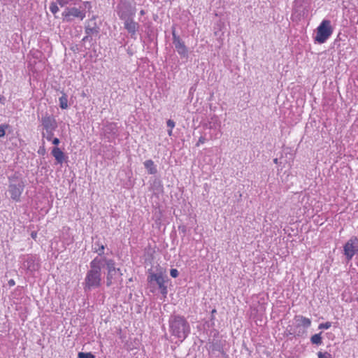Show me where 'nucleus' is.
I'll return each instance as SVG.
<instances>
[{"label": "nucleus", "instance_id": "f257e3e1", "mask_svg": "<svg viewBox=\"0 0 358 358\" xmlns=\"http://www.w3.org/2000/svg\"><path fill=\"white\" fill-rule=\"evenodd\" d=\"M101 266L102 259L95 257L90 264V268L87 272L83 282L85 291L98 288L101 286Z\"/></svg>", "mask_w": 358, "mask_h": 358}, {"label": "nucleus", "instance_id": "f03ea898", "mask_svg": "<svg viewBox=\"0 0 358 358\" xmlns=\"http://www.w3.org/2000/svg\"><path fill=\"white\" fill-rule=\"evenodd\" d=\"M169 331L172 336L182 342L190 333V326L184 316L171 315L169 320Z\"/></svg>", "mask_w": 358, "mask_h": 358}, {"label": "nucleus", "instance_id": "7ed1b4c3", "mask_svg": "<svg viewBox=\"0 0 358 358\" xmlns=\"http://www.w3.org/2000/svg\"><path fill=\"white\" fill-rule=\"evenodd\" d=\"M41 122L44 130L42 136L50 141L54 136V131L58 127L57 120L53 115L45 113L41 117Z\"/></svg>", "mask_w": 358, "mask_h": 358}, {"label": "nucleus", "instance_id": "20e7f679", "mask_svg": "<svg viewBox=\"0 0 358 358\" xmlns=\"http://www.w3.org/2000/svg\"><path fill=\"white\" fill-rule=\"evenodd\" d=\"M24 188V183L21 178L16 176L9 178L8 192L11 199L19 201Z\"/></svg>", "mask_w": 358, "mask_h": 358}, {"label": "nucleus", "instance_id": "39448f33", "mask_svg": "<svg viewBox=\"0 0 358 358\" xmlns=\"http://www.w3.org/2000/svg\"><path fill=\"white\" fill-rule=\"evenodd\" d=\"M334 29L331 22L329 20H323L317 28L315 41L319 43H325L331 36Z\"/></svg>", "mask_w": 358, "mask_h": 358}, {"label": "nucleus", "instance_id": "423d86ee", "mask_svg": "<svg viewBox=\"0 0 358 358\" xmlns=\"http://www.w3.org/2000/svg\"><path fill=\"white\" fill-rule=\"evenodd\" d=\"M117 14L122 20L134 18L136 14V8L129 2L122 1L117 5Z\"/></svg>", "mask_w": 358, "mask_h": 358}, {"label": "nucleus", "instance_id": "0eeeda50", "mask_svg": "<svg viewBox=\"0 0 358 358\" xmlns=\"http://www.w3.org/2000/svg\"><path fill=\"white\" fill-rule=\"evenodd\" d=\"M63 20L67 22L73 21L74 17L83 20L85 17V11L76 7H67L62 13Z\"/></svg>", "mask_w": 358, "mask_h": 358}, {"label": "nucleus", "instance_id": "6e6552de", "mask_svg": "<svg viewBox=\"0 0 358 358\" xmlns=\"http://www.w3.org/2000/svg\"><path fill=\"white\" fill-rule=\"evenodd\" d=\"M148 281L150 283L155 282L161 291V293L165 296L167 294V287L165 285L166 277L162 273H150L148 276Z\"/></svg>", "mask_w": 358, "mask_h": 358}, {"label": "nucleus", "instance_id": "1a4fd4ad", "mask_svg": "<svg viewBox=\"0 0 358 358\" xmlns=\"http://www.w3.org/2000/svg\"><path fill=\"white\" fill-rule=\"evenodd\" d=\"M344 255L348 260L352 259V257L358 252V238L355 236L352 237L345 244Z\"/></svg>", "mask_w": 358, "mask_h": 358}, {"label": "nucleus", "instance_id": "9d476101", "mask_svg": "<svg viewBox=\"0 0 358 358\" xmlns=\"http://www.w3.org/2000/svg\"><path fill=\"white\" fill-rule=\"evenodd\" d=\"M173 36V43L175 48L180 56L181 58L187 59L188 57V50L183 41L180 38L179 36L176 35L175 30L172 31Z\"/></svg>", "mask_w": 358, "mask_h": 358}, {"label": "nucleus", "instance_id": "9b49d317", "mask_svg": "<svg viewBox=\"0 0 358 358\" xmlns=\"http://www.w3.org/2000/svg\"><path fill=\"white\" fill-rule=\"evenodd\" d=\"M208 124L210 129H214L215 131V133L210 134V139L214 140L219 138L222 136L221 122L219 118L217 116H213L211 117Z\"/></svg>", "mask_w": 358, "mask_h": 358}, {"label": "nucleus", "instance_id": "f8f14e48", "mask_svg": "<svg viewBox=\"0 0 358 358\" xmlns=\"http://www.w3.org/2000/svg\"><path fill=\"white\" fill-rule=\"evenodd\" d=\"M124 28L127 31V32L130 34L132 38H136V33L139 29V24L138 22L134 20V18H130L127 20H124Z\"/></svg>", "mask_w": 358, "mask_h": 358}, {"label": "nucleus", "instance_id": "ddd939ff", "mask_svg": "<svg viewBox=\"0 0 358 358\" xmlns=\"http://www.w3.org/2000/svg\"><path fill=\"white\" fill-rule=\"evenodd\" d=\"M85 31L86 36L83 38V41H91L92 37L99 33V27L97 26L96 22L91 24L90 22H88L85 26Z\"/></svg>", "mask_w": 358, "mask_h": 358}, {"label": "nucleus", "instance_id": "4468645a", "mask_svg": "<svg viewBox=\"0 0 358 358\" xmlns=\"http://www.w3.org/2000/svg\"><path fill=\"white\" fill-rule=\"evenodd\" d=\"M122 275V273L120 272V269H117V271H110L107 273V278H106V285L108 287L112 285L113 283H115L117 278H120Z\"/></svg>", "mask_w": 358, "mask_h": 358}, {"label": "nucleus", "instance_id": "2eb2a0df", "mask_svg": "<svg viewBox=\"0 0 358 358\" xmlns=\"http://www.w3.org/2000/svg\"><path fill=\"white\" fill-rule=\"evenodd\" d=\"M104 132L106 134L111 135L115 136L117 134V127L114 122H108L104 126Z\"/></svg>", "mask_w": 358, "mask_h": 358}, {"label": "nucleus", "instance_id": "dca6fc26", "mask_svg": "<svg viewBox=\"0 0 358 358\" xmlns=\"http://www.w3.org/2000/svg\"><path fill=\"white\" fill-rule=\"evenodd\" d=\"M52 155L55 158L58 164H62L64 160V154L57 147H55L52 150Z\"/></svg>", "mask_w": 358, "mask_h": 358}, {"label": "nucleus", "instance_id": "f3484780", "mask_svg": "<svg viewBox=\"0 0 358 358\" xmlns=\"http://www.w3.org/2000/svg\"><path fill=\"white\" fill-rule=\"evenodd\" d=\"M144 166L148 170V173L155 174L157 173V168L154 162L151 159L146 160L144 163Z\"/></svg>", "mask_w": 358, "mask_h": 358}, {"label": "nucleus", "instance_id": "a211bd4d", "mask_svg": "<svg viewBox=\"0 0 358 358\" xmlns=\"http://www.w3.org/2000/svg\"><path fill=\"white\" fill-rule=\"evenodd\" d=\"M23 268L27 270L34 269V259L31 256H27L22 264Z\"/></svg>", "mask_w": 358, "mask_h": 358}, {"label": "nucleus", "instance_id": "6ab92c4d", "mask_svg": "<svg viewBox=\"0 0 358 358\" xmlns=\"http://www.w3.org/2000/svg\"><path fill=\"white\" fill-rule=\"evenodd\" d=\"M102 259V263L104 262L106 265L108 272L117 271L118 268H116L115 266V262L111 259H106V257L101 258Z\"/></svg>", "mask_w": 358, "mask_h": 358}, {"label": "nucleus", "instance_id": "aec40b11", "mask_svg": "<svg viewBox=\"0 0 358 358\" xmlns=\"http://www.w3.org/2000/svg\"><path fill=\"white\" fill-rule=\"evenodd\" d=\"M92 250L94 252H97L99 255L103 254L104 245L100 243L99 241L95 242L92 245Z\"/></svg>", "mask_w": 358, "mask_h": 358}, {"label": "nucleus", "instance_id": "412c9836", "mask_svg": "<svg viewBox=\"0 0 358 358\" xmlns=\"http://www.w3.org/2000/svg\"><path fill=\"white\" fill-rule=\"evenodd\" d=\"M59 106L62 109H66L68 108V98L66 94H62V96L59 99Z\"/></svg>", "mask_w": 358, "mask_h": 358}, {"label": "nucleus", "instance_id": "4be33fe9", "mask_svg": "<svg viewBox=\"0 0 358 358\" xmlns=\"http://www.w3.org/2000/svg\"><path fill=\"white\" fill-rule=\"evenodd\" d=\"M81 0H57V2L60 6L63 7L66 5H76Z\"/></svg>", "mask_w": 358, "mask_h": 358}, {"label": "nucleus", "instance_id": "5701e85b", "mask_svg": "<svg viewBox=\"0 0 358 358\" xmlns=\"http://www.w3.org/2000/svg\"><path fill=\"white\" fill-rule=\"evenodd\" d=\"M321 334L322 333L320 332L312 336L310 338L311 343L315 345H321L322 343Z\"/></svg>", "mask_w": 358, "mask_h": 358}, {"label": "nucleus", "instance_id": "b1692460", "mask_svg": "<svg viewBox=\"0 0 358 358\" xmlns=\"http://www.w3.org/2000/svg\"><path fill=\"white\" fill-rule=\"evenodd\" d=\"M298 321L300 322V324L304 327H309L311 324V321L309 318H306L303 316L299 317Z\"/></svg>", "mask_w": 358, "mask_h": 358}, {"label": "nucleus", "instance_id": "393cba45", "mask_svg": "<svg viewBox=\"0 0 358 358\" xmlns=\"http://www.w3.org/2000/svg\"><path fill=\"white\" fill-rule=\"evenodd\" d=\"M78 358H95V356L91 352H80L78 355Z\"/></svg>", "mask_w": 358, "mask_h": 358}, {"label": "nucleus", "instance_id": "a878e982", "mask_svg": "<svg viewBox=\"0 0 358 358\" xmlns=\"http://www.w3.org/2000/svg\"><path fill=\"white\" fill-rule=\"evenodd\" d=\"M57 3H58L52 2V3H51V4L50 6V10L53 14H55L59 11V8H58Z\"/></svg>", "mask_w": 358, "mask_h": 358}, {"label": "nucleus", "instance_id": "bb28decb", "mask_svg": "<svg viewBox=\"0 0 358 358\" xmlns=\"http://www.w3.org/2000/svg\"><path fill=\"white\" fill-rule=\"evenodd\" d=\"M8 127V124L0 125V138L3 137L6 134V129Z\"/></svg>", "mask_w": 358, "mask_h": 358}, {"label": "nucleus", "instance_id": "cd10ccee", "mask_svg": "<svg viewBox=\"0 0 358 358\" xmlns=\"http://www.w3.org/2000/svg\"><path fill=\"white\" fill-rule=\"evenodd\" d=\"M331 323L330 322H324V323H321L320 324L318 328L320 329H328L331 327Z\"/></svg>", "mask_w": 358, "mask_h": 358}, {"label": "nucleus", "instance_id": "c85d7f7f", "mask_svg": "<svg viewBox=\"0 0 358 358\" xmlns=\"http://www.w3.org/2000/svg\"><path fill=\"white\" fill-rule=\"evenodd\" d=\"M317 356H318V358H331V355L327 352H319L317 353Z\"/></svg>", "mask_w": 358, "mask_h": 358}, {"label": "nucleus", "instance_id": "c756f323", "mask_svg": "<svg viewBox=\"0 0 358 358\" xmlns=\"http://www.w3.org/2000/svg\"><path fill=\"white\" fill-rule=\"evenodd\" d=\"M170 275L172 278H177L179 275V272L176 268H172L170 271Z\"/></svg>", "mask_w": 358, "mask_h": 358}, {"label": "nucleus", "instance_id": "7c9ffc66", "mask_svg": "<svg viewBox=\"0 0 358 358\" xmlns=\"http://www.w3.org/2000/svg\"><path fill=\"white\" fill-rule=\"evenodd\" d=\"M206 141V138L204 136H201L198 142L196 144V146L199 147L201 144H203Z\"/></svg>", "mask_w": 358, "mask_h": 358}, {"label": "nucleus", "instance_id": "2f4dec72", "mask_svg": "<svg viewBox=\"0 0 358 358\" xmlns=\"http://www.w3.org/2000/svg\"><path fill=\"white\" fill-rule=\"evenodd\" d=\"M167 127L173 129L175 127V122L172 120H168L166 122Z\"/></svg>", "mask_w": 358, "mask_h": 358}, {"label": "nucleus", "instance_id": "473e14b6", "mask_svg": "<svg viewBox=\"0 0 358 358\" xmlns=\"http://www.w3.org/2000/svg\"><path fill=\"white\" fill-rule=\"evenodd\" d=\"M51 141H52V143L56 145H57L60 142L59 139L57 138H52V139Z\"/></svg>", "mask_w": 358, "mask_h": 358}, {"label": "nucleus", "instance_id": "72a5a7b5", "mask_svg": "<svg viewBox=\"0 0 358 358\" xmlns=\"http://www.w3.org/2000/svg\"><path fill=\"white\" fill-rule=\"evenodd\" d=\"M84 6L85 8L90 9L91 8V5H90V3L89 1H85L83 3Z\"/></svg>", "mask_w": 358, "mask_h": 358}, {"label": "nucleus", "instance_id": "f704fd0d", "mask_svg": "<svg viewBox=\"0 0 358 358\" xmlns=\"http://www.w3.org/2000/svg\"><path fill=\"white\" fill-rule=\"evenodd\" d=\"M8 284L10 285H15V282L13 280H10L9 282H8Z\"/></svg>", "mask_w": 358, "mask_h": 358}, {"label": "nucleus", "instance_id": "c9c22d12", "mask_svg": "<svg viewBox=\"0 0 358 358\" xmlns=\"http://www.w3.org/2000/svg\"><path fill=\"white\" fill-rule=\"evenodd\" d=\"M31 235V237L33 238H36V232H32Z\"/></svg>", "mask_w": 358, "mask_h": 358}, {"label": "nucleus", "instance_id": "e433bc0d", "mask_svg": "<svg viewBox=\"0 0 358 358\" xmlns=\"http://www.w3.org/2000/svg\"><path fill=\"white\" fill-rule=\"evenodd\" d=\"M168 134L169 136H172V129L168 130Z\"/></svg>", "mask_w": 358, "mask_h": 358}, {"label": "nucleus", "instance_id": "4c0bfd02", "mask_svg": "<svg viewBox=\"0 0 358 358\" xmlns=\"http://www.w3.org/2000/svg\"><path fill=\"white\" fill-rule=\"evenodd\" d=\"M273 162H274L275 164H278V159L277 158L274 159H273Z\"/></svg>", "mask_w": 358, "mask_h": 358}, {"label": "nucleus", "instance_id": "58836bf2", "mask_svg": "<svg viewBox=\"0 0 358 358\" xmlns=\"http://www.w3.org/2000/svg\"><path fill=\"white\" fill-rule=\"evenodd\" d=\"M140 14H141V15H143L145 14V11H144L143 10H141L140 11Z\"/></svg>", "mask_w": 358, "mask_h": 358}]
</instances>
